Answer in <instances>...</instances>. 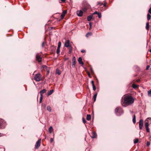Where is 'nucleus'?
Listing matches in <instances>:
<instances>
[{
	"mask_svg": "<svg viewBox=\"0 0 151 151\" xmlns=\"http://www.w3.org/2000/svg\"><path fill=\"white\" fill-rule=\"evenodd\" d=\"M124 101H121L122 105L124 107L132 104L134 101V99L131 96H126L124 97Z\"/></svg>",
	"mask_w": 151,
	"mask_h": 151,
	"instance_id": "obj_1",
	"label": "nucleus"
},
{
	"mask_svg": "<svg viewBox=\"0 0 151 151\" xmlns=\"http://www.w3.org/2000/svg\"><path fill=\"white\" fill-rule=\"evenodd\" d=\"M115 112L117 115L120 116L123 113V111L121 108L118 107L115 109Z\"/></svg>",
	"mask_w": 151,
	"mask_h": 151,
	"instance_id": "obj_2",
	"label": "nucleus"
},
{
	"mask_svg": "<svg viewBox=\"0 0 151 151\" xmlns=\"http://www.w3.org/2000/svg\"><path fill=\"white\" fill-rule=\"evenodd\" d=\"M34 78L36 81H40L42 80V75L40 73L36 74L35 75Z\"/></svg>",
	"mask_w": 151,
	"mask_h": 151,
	"instance_id": "obj_3",
	"label": "nucleus"
},
{
	"mask_svg": "<svg viewBox=\"0 0 151 151\" xmlns=\"http://www.w3.org/2000/svg\"><path fill=\"white\" fill-rule=\"evenodd\" d=\"M90 6L89 4H86L84 5H83V7L82 9V11L84 12H86L87 9L90 8Z\"/></svg>",
	"mask_w": 151,
	"mask_h": 151,
	"instance_id": "obj_4",
	"label": "nucleus"
},
{
	"mask_svg": "<svg viewBox=\"0 0 151 151\" xmlns=\"http://www.w3.org/2000/svg\"><path fill=\"white\" fill-rule=\"evenodd\" d=\"M46 92V90L45 89H43L40 92V103H41L43 99L42 94L45 93Z\"/></svg>",
	"mask_w": 151,
	"mask_h": 151,
	"instance_id": "obj_5",
	"label": "nucleus"
},
{
	"mask_svg": "<svg viewBox=\"0 0 151 151\" xmlns=\"http://www.w3.org/2000/svg\"><path fill=\"white\" fill-rule=\"evenodd\" d=\"M150 121V122L151 123V118L149 117L147 118L145 120V127H149V123L148 122Z\"/></svg>",
	"mask_w": 151,
	"mask_h": 151,
	"instance_id": "obj_6",
	"label": "nucleus"
},
{
	"mask_svg": "<svg viewBox=\"0 0 151 151\" xmlns=\"http://www.w3.org/2000/svg\"><path fill=\"white\" fill-rule=\"evenodd\" d=\"M36 58L37 61L39 63H40L42 61V58L39 54H37L36 56Z\"/></svg>",
	"mask_w": 151,
	"mask_h": 151,
	"instance_id": "obj_7",
	"label": "nucleus"
},
{
	"mask_svg": "<svg viewBox=\"0 0 151 151\" xmlns=\"http://www.w3.org/2000/svg\"><path fill=\"white\" fill-rule=\"evenodd\" d=\"M41 141V139H39L36 142L35 145L36 149H37L40 145V143Z\"/></svg>",
	"mask_w": 151,
	"mask_h": 151,
	"instance_id": "obj_8",
	"label": "nucleus"
},
{
	"mask_svg": "<svg viewBox=\"0 0 151 151\" xmlns=\"http://www.w3.org/2000/svg\"><path fill=\"white\" fill-rule=\"evenodd\" d=\"M143 125V121L142 119H140L139 122V127L140 129H142Z\"/></svg>",
	"mask_w": 151,
	"mask_h": 151,
	"instance_id": "obj_9",
	"label": "nucleus"
},
{
	"mask_svg": "<svg viewBox=\"0 0 151 151\" xmlns=\"http://www.w3.org/2000/svg\"><path fill=\"white\" fill-rule=\"evenodd\" d=\"M72 66L73 68H74L75 67V65L76 63V59L75 56H74L72 59Z\"/></svg>",
	"mask_w": 151,
	"mask_h": 151,
	"instance_id": "obj_10",
	"label": "nucleus"
},
{
	"mask_svg": "<svg viewBox=\"0 0 151 151\" xmlns=\"http://www.w3.org/2000/svg\"><path fill=\"white\" fill-rule=\"evenodd\" d=\"M83 12L81 10H78L77 11V14L78 16L81 17L83 15Z\"/></svg>",
	"mask_w": 151,
	"mask_h": 151,
	"instance_id": "obj_11",
	"label": "nucleus"
},
{
	"mask_svg": "<svg viewBox=\"0 0 151 151\" xmlns=\"http://www.w3.org/2000/svg\"><path fill=\"white\" fill-rule=\"evenodd\" d=\"M65 46L66 47H70L71 46L70 45V41L69 40H66L65 43Z\"/></svg>",
	"mask_w": 151,
	"mask_h": 151,
	"instance_id": "obj_12",
	"label": "nucleus"
},
{
	"mask_svg": "<svg viewBox=\"0 0 151 151\" xmlns=\"http://www.w3.org/2000/svg\"><path fill=\"white\" fill-rule=\"evenodd\" d=\"M67 12V10H65L63 11V12L62 14L61 15V19H63L64 17L65 14H66Z\"/></svg>",
	"mask_w": 151,
	"mask_h": 151,
	"instance_id": "obj_13",
	"label": "nucleus"
},
{
	"mask_svg": "<svg viewBox=\"0 0 151 151\" xmlns=\"http://www.w3.org/2000/svg\"><path fill=\"white\" fill-rule=\"evenodd\" d=\"M92 136L91 137L92 138H95L97 137V134L95 132H93L92 133Z\"/></svg>",
	"mask_w": 151,
	"mask_h": 151,
	"instance_id": "obj_14",
	"label": "nucleus"
},
{
	"mask_svg": "<svg viewBox=\"0 0 151 151\" xmlns=\"http://www.w3.org/2000/svg\"><path fill=\"white\" fill-rule=\"evenodd\" d=\"M78 61L80 64L83 65V63L82 61V58L81 57H79L78 58Z\"/></svg>",
	"mask_w": 151,
	"mask_h": 151,
	"instance_id": "obj_15",
	"label": "nucleus"
},
{
	"mask_svg": "<svg viewBox=\"0 0 151 151\" xmlns=\"http://www.w3.org/2000/svg\"><path fill=\"white\" fill-rule=\"evenodd\" d=\"M91 83L92 86H93V90L94 91H95L96 90V87L95 86L94 81H91Z\"/></svg>",
	"mask_w": 151,
	"mask_h": 151,
	"instance_id": "obj_16",
	"label": "nucleus"
},
{
	"mask_svg": "<svg viewBox=\"0 0 151 151\" xmlns=\"http://www.w3.org/2000/svg\"><path fill=\"white\" fill-rule=\"evenodd\" d=\"M3 121L2 120H1L0 121V128H4V127L3 126Z\"/></svg>",
	"mask_w": 151,
	"mask_h": 151,
	"instance_id": "obj_17",
	"label": "nucleus"
},
{
	"mask_svg": "<svg viewBox=\"0 0 151 151\" xmlns=\"http://www.w3.org/2000/svg\"><path fill=\"white\" fill-rule=\"evenodd\" d=\"M93 16L91 15L87 17V19L88 21H90L92 18Z\"/></svg>",
	"mask_w": 151,
	"mask_h": 151,
	"instance_id": "obj_18",
	"label": "nucleus"
},
{
	"mask_svg": "<svg viewBox=\"0 0 151 151\" xmlns=\"http://www.w3.org/2000/svg\"><path fill=\"white\" fill-rule=\"evenodd\" d=\"M146 29L147 30H149V24L148 22H147L146 24Z\"/></svg>",
	"mask_w": 151,
	"mask_h": 151,
	"instance_id": "obj_19",
	"label": "nucleus"
},
{
	"mask_svg": "<svg viewBox=\"0 0 151 151\" xmlns=\"http://www.w3.org/2000/svg\"><path fill=\"white\" fill-rule=\"evenodd\" d=\"M91 115L90 114L87 115V117H86V119L88 121H89L91 120Z\"/></svg>",
	"mask_w": 151,
	"mask_h": 151,
	"instance_id": "obj_20",
	"label": "nucleus"
},
{
	"mask_svg": "<svg viewBox=\"0 0 151 151\" xmlns=\"http://www.w3.org/2000/svg\"><path fill=\"white\" fill-rule=\"evenodd\" d=\"M56 73L58 75H60L61 74V72L58 69H56Z\"/></svg>",
	"mask_w": 151,
	"mask_h": 151,
	"instance_id": "obj_21",
	"label": "nucleus"
},
{
	"mask_svg": "<svg viewBox=\"0 0 151 151\" xmlns=\"http://www.w3.org/2000/svg\"><path fill=\"white\" fill-rule=\"evenodd\" d=\"M132 121L134 124L135 123H136V116H135V115H134Z\"/></svg>",
	"mask_w": 151,
	"mask_h": 151,
	"instance_id": "obj_22",
	"label": "nucleus"
},
{
	"mask_svg": "<svg viewBox=\"0 0 151 151\" xmlns=\"http://www.w3.org/2000/svg\"><path fill=\"white\" fill-rule=\"evenodd\" d=\"M97 94V93H96L93 96V98L94 99V102H95L96 100Z\"/></svg>",
	"mask_w": 151,
	"mask_h": 151,
	"instance_id": "obj_23",
	"label": "nucleus"
},
{
	"mask_svg": "<svg viewBox=\"0 0 151 151\" xmlns=\"http://www.w3.org/2000/svg\"><path fill=\"white\" fill-rule=\"evenodd\" d=\"M53 90H50L49 92H48V95H50L53 92Z\"/></svg>",
	"mask_w": 151,
	"mask_h": 151,
	"instance_id": "obj_24",
	"label": "nucleus"
},
{
	"mask_svg": "<svg viewBox=\"0 0 151 151\" xmlns=\"http://www.w3.org/2000/svg\"><path fill=\"white\" fill-rule=\"evenodd\" d=\"M151 17V15L149 13H148L147 14V19L148 21L150 19Z\"/></svg>",
	"mask_w": 151,
	"mask_h": 151,
	"instance_id": "obj_25",
	"label": "nucleus"
},
{
	"mask_svg": "<svg viewBox=\"0 0 151 151\" xmlns=\"http://www.w3.org/2000/svg\"><path fill=\"white\" fill-rule=\"evenodd\" d=\"M47 110L48 111L50 112H51V107L49 106H48L47 107Z\"/></svg>",
	"mask_w": 151,
	"mask_h": 151,
	"instance_id": "obj_26",
	"label": "nucleus"
},
{
	"mask_svg": "<svg viewBox=\"0 0 151 151\" xmlns=\"http://www.w3.org/2000/svg\"><path fill=\"white\" fill-rule=\"evenodd\" d=\"M52 129V126H51L50 127L49 129V131L50 133H52L51 130Z\"/></svg>",
	"mask_w": 151,
	"mask_h": 151,
	"instance_id": "obj_27",
	"label": "nucleus"
},
{
	"mask_svg": "<svg viewBox=\"0 0 151 151\" xmlns=\"http://www.w3.org/2000/svg\"><path fill=\"white\" fill-rule=\"evenodd\" d=\"M139 141V139L138 138L134 140V143H137Z\"/></svg>",
	"mask_w": 151,
	"mask_h": 151,
	"instance_id": "obj_28",
	"label": "nucleus"
},
{
	"mask_svg": "<svg viewBox=\"0 0 151 151\" xmlns=\"http://www.w3.org/2000/svg\"><path fill=\"white\" fill-rule=\"evenodd\" d=\"M72 50V47L71 46H70V47H69V53H70L71 52Z\"/></svg>",
	"mask_w": 151,
	"mask_h": 151,
	"instance_id": "obj_29",
	"label": "nucleus"
},
{
	"mask_svg": "<svg viewBox=\"0 0 151 151\" xmlns=\"http://www.w3.org/2000/svg\"><path fill=\"white\" fill-rule=\"evenodd\" d=\"M137 86L134 84H133L132 85V87L134 88H137Z\"/></svg>",
	"mask_w": 151,
	"mask_h": 151,
	"instance_id": "obj_30",
	"label": "nucleus"
},
{
	"mask_svg": "<svg viewBox=\"0 0 151 151\" xmlns=\"http://www.w3.org/2000/svg\"><path fill=\"white\" fill-rule=\"evenodd\" d=\"M60 52V48L57 47L56 52L57 54L59 53Z\"/></svg>",
	"mask_w": 151,
	"mask_h": 151,
	"instance_id": "obj_31",
	"label": "nucleus"
},
{
	"mask_svg": "<svg viewBox=\"0 0 151 151\" xmlns=\"http://www.w3.org/2000/svg\"><path fill=\"white\" fill-rule=\"evenodd\" d=\"M148 94L149 96H151V89L150 90L148 91Z\"/></svg>",
	"mask_w": 151,
	"mask_h": 151,
	"instance_id": "obj_32",
	"label": "nucleus"
},
{
	"mask_svg": "<svg viewBox=\"0 0 151 151\" xmlns=\"http://www.w3.org/2000/svg\"><path fill=\"white\" fill-rule=\"evenodd\" d=\"M61 46V42H59L58 43V47L60 48Z\"/></svg>",
	"mask_w": 151,
	"mask_h": 151,
	"instance_id": "obj_33",
	"label": "nucleus"
},
{
	"mask_svg": "<svg viewBox=\"0 0 151 151\" xmlns=\"http://www.w3.org/2000/svg\"><path fill=\"white\" fill-rule=\"evenodd\" d=\"M98 15L99 18H101V13L99 12L98 14Z\"/></svg>",
	"mask_w": 151,
	"mask_h": 151,
	"instance_id": "obj_34",
	"label": "nucleus"
},
{
	"mask_svg": "<svg viewBox=\"0 0 151 151\" xmlns=\"http://www.w3.org/2000/svg\"><path fill=\"white\" fill-rule=\"evenodd\" d=\"M42 68H43V69H47V67L45 65H42Z\"/></svg>",
	"mask_w": 151,
	"mask_h": 151,
	"instance_id": "obj_35",
	"label": "nucleus"
},
{
	"mask_svg": "<svg viewBox=\"0 0 151 151\" xmlns=\"http://www.w3.org/2000/svg\"><path fill=\"white\" fill-rule=\"evenodd\" d=\"M103 4L102 3L98 2L97 5H99L100 6L102 5Z\"/></svg>",
	"mask_w": 151,
	"mask_h": 151,
	"instance_id": "obj_36",
	"label": "nucleus"
},
{
	"mask_svg": "<svg viewBox=\"0 0 151 151\" xmlns=\"http://www.w3.org/2000/svg\"><path fill=\"white\" fill-rule=\"evenodd\" d=\"M89 26H90L89 29H91V26H92V25H91V22L89 23Z\"/></svg>",
	"mask_w": 151,
	"mask_h": 151,
	"instance_id": "obj_37",
	"label": "nucleus"
},
{
	"mask_svg": "<svg viewBox=\"0 0 151 151\" xmlns=\"http://www.w3.org/2000/svg\"><path fill=\"white\" fill-rule=\"evenodd\" d=\"M146 129L147 132H149V127H145Z\"/></svg>",
	"mask_w": 151,
	"mask_h": 151,
	"instance_id": "obj_38",
	"label": "nucleus"
},
{
	"mask_svg": "<svg viewBox=\"0 0 151 151\" xmlns=\"http://www.w3.org/2000/svg\"><path fill=\"white\" fill-rule=\"evenodd\" d=\"M45 45V42H43L42 45V47H44Z\"/></svg>",
	"mask_w": 151,
	"mask_h": 151,
	"instance_id": "obj_39",
	"label": "nucleus"
},
{
	"mask_svg": "<svg viewBox=\"0 0 151 151\" xmlns=\"http://www.w3.org/2000/svg\"><path fill=\"white\" fill-rule=\"evenodd\" d=\"M42 106L44 108H45L46 107V105L45 104H42Z\"/></svg>",
	"mask_w": 151,
	"mask_h": 151,
	"instance_id": "obj_40",
	"label": "nucleus"
},
{
	"mask_svg": "<svg viewBox=\"0 0 151 151\" xmlns=\"http://www.w3.org/2000/svg\"><path fill=\"white\" fill-rule=\"evenodd\" d=\"M83 121L84 123H85L86 122V120L84 118H83Z\"/></svg>",
	"mask_w": 151,
	"mask_h": 151,
	"instance_id": "obj_41",
	"label": "nucleus"
},
{
	"mask_svg": "<svg viewBox=\"0 0 151 151\" xmlns=\"http://www.w3.org/2000/svg\"><path fill=\"white\" fill-rule=\"evenodd\" d=\"M99 13V12H97V11H95V12H94V13H93V14H98Z\"/></svg>",
	"mask_w": 151,
	"mask_h": 151,
	"instance_id": "obj_42",
	"label": "nucleus"
},
{
	"mask_svg": "<svg viewBox=\"0 0 151 151\" xmlns=\"http://www.w3.org/2000/svg\"><path fill=\"white\" fill-rule=\"evenodd\" d=\"M150 144V143L149 142H147V146H149Z\"/></svg>",
	"mask_w": 151,
	"mask_h": 151,
	"instance_id": "obj_43",
	"label": "nucleus"
},
{
	"mask_svg": "<svg viewBox=\"0 0 151 151\" xmlns=\"http://www.w3.org/2000/svg\"><path fill=\"white\" fill-rule=\"evenodd\" d=\"M148 12L149 13H150V14H151V7L150 8L148 11Z\"/></svg>",
	"mask_w": 151,
	"mask_h": 151,
	"instance_id": "obj_44",
	"label": "nucleus"
},
{
	"mask_svg": "<svg viewBox=\"0 0 151 151\" xmlns=\"http://www.w3.org/2000/svg\"><path fill=\"white\" fill-rule=\"evenodd\" d=\"M85 52V50H81V52L82 53H84V52Z\"/></svg>",
	"mask_w": 151,
	"mask_h": 151,
	"instance_id": "obj_45",
	"label": "nucleus"
},
{
	"mask_svg": "<svg viewBox=\"0 0 151 151\" xmlns=\"http://www.w3.org/2000/svg\"><path fill=\"white\" fill-rule=\"evenodd\" d=\"M53 141V139L52 138H51L50 139V142L52 143Z\"/></svg>",
	"mask_w": 151,
	"mask_h": 151,
	"instance_id": "obj_46",
	"label": "nucleus"
},
{
	"mask_svg": "<svg viewBox=\"0 0 151 151\" xmlns=\"http://www.w3.org/2000/svg\"><path fill=\"white\" fill-rule=\"evenodd\" d=\"M149 67H150L149 65H147V66L146 69L148 70V68H149Z\"/></svg>",
	"mask_w": 151,
	"mask_h": 151,
	"instance_id": "obj_47",
	"label": "nucleus"
},
{
	"mask_svg": "<svg viewBox=\"0 0 151 151\" xmlns=\"http://www.w3.org/2000/svg\"><path fill=\"white\" fill-rule=\"evenodd\" d=\"M90 33H87L86 34V37H88V36H89V35H90Z\"/></svg>",
	"mask_w": 151,
	"mask_h": 151,
	"instance_id": "obj_48",
	"label": "nucleus"
},
{
	"mask_svg": "<svg viewBox=\"0 0 151 151\" xmlns=\"http://www.w3.org/2000/svg\"><path fill=\"white\" fill-rule=\"evenodd\" d=\"M136 81L137 82H139L140 81V79H137L136 80Z\"/></svg>",
	"mask_w": 151,
	"mask_h": 151,
	"instance_id": "obj_49",
	"label": "nucleus"
},
{
	"mask_svg": "<svg viewBox=\"0 0 151 151\" xmlns=\"http://www.w3.org/2000/svg\"><path fill=\"white\" fill-rule=\"evenodd\" d=\"M106 3H105L103 5L104 7H105L106 6Z\"/></svg>",
	"mask_w": 151,
	"mask_h": 151,
	"instance_id": "obj_50",
	"label": "nucleus"
},
{
	"mask_svg": "<svg viewBox=\"0 0 151 151\" xmlns=\"http://www.w3.org/2000/svg\"><path fill=\"white\" fill-rule=\"evenodd\" d=\"M61 1L63 2H64L65 1V0H60Z\"/></svg>",
	"mask_w": 151,
	"mask_h": 151,
	"instance_id": "obj_51",
	"label": "nucleus"
},
{
	"mask_svg": "<svg viewBox=\"0 0 151 151\" xmlns=\"http://www.w3.org/2000/svg\"><path fill=\"white\" fill-rule=\"evenodd\" d=\"M68 58H65V60H68Z\"/></svg>",
	"mask_w": 151,
	"mask_h": 151,
	"instance_id": "obj_52",
	"label": "nucleus"
},
{
	"mask_svg": "<svg viewBox=\"0 0 151 151\" xmlns=\"http://www.w3.org/2000/svg\"><path fill=\"white\" fill-rule=\"evenodd\" d=\"M150 51L151 52V50H150Z\"/></svg>",
	"mask_w": 151,
	"mask_h": 151,
	"instance_id": "obj_53",
	"label": "nucleus"
},
{
	"mask_svg": "<svg viewBox=\"0 0 151 151\" xmlns=\"http://www.w3.org/2000/svg\"><path fill=\"white\" fill-rule=\"evenodd\" d=\"M135 151H137V150H136Z\"/></svg>",
	"mask_w": 151,
	"mask_h": 151,
	"instance_id": "obj_54",
	"label": "nucleus"
}]
</instances>
